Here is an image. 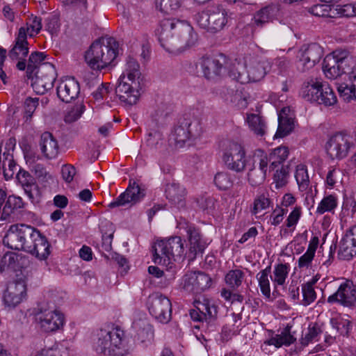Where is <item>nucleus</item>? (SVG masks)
Listing matches in <instances>:
<instances>
[{"label": "nucleus", "instance_id": "46", "mask_svg": "<svg viewBox=\"0 0 356 356\" xmlns=\"http://www.w3.org/2000/svg\"><path fill=\"white\" fill-rule=\"evenodd\" d=\"M23 207L24 202L20 197L10 195L7 198V200L3 207L1 218L4 216L3 219H6V218L9 216L15 209H21Z\"/></svg>", "mask_w": 356, "mask_h": 356}, {"label": "nucleus", "instance_id": "58", "mask_svg": "<svg viewBox=\"0 0 356 356\" xmlns=\"http://www.w3.org/2000/svg\"><path fill=\"white\" fill-rule=\"evenodd\" d=\"M321 333L320 327L316 324L308 327L307 332L301 339V343L303 346H307L314 341H318V337Z\"/></svg>", "mask_w": 356, "mask_h": 356}, {"label": "nucleus", "instance_id": "24", "mask_svg": "<svg viewBox=\"0 0 356 356\" xmlns=\"http://www.w3.org/2000/svg\"><path fill=\"white\" fill-rule=\"evenodd\" d=\"M245 68L248 69L250 81L257 82L261 80L270 69L268 60L258 56L245 57Z\"/></svg>", "mask_w": 356, "mask_h": 356}, {"label": "nucleus", "instance_id": "3", "mask_svg": "<svg viewBox=\"0 0 356 356\" xmlns=\"http://www.w3.org/2000/svg\"><path fill=\"white\" fill-rule=\"evenodd\" d=\"M92 348L98 353L108 356L128 354L124 333L118 327H108L97 331L92 339Z\"/></svg>", "mask_w": 356, "mask_h": 356}, {"label": "nucleus", "instance_id": "1", "mask_svg": "<svg viewBox=\"0 0 356 356\" xmlns=\"http://www.w3.org/2000/svg\"><path fill=\"white\" fill-rule=\"evenodd\" d=\"M156 35L161 46L168 51H183L197 42V34L193 28L186 22L175 18L161 20Z\"/></svg>", "mask_w": 356, "mask_h": 356}, {"label": "nucleus", "instance_id": "33", "mask_svg": "<svg viewBox=\"0 0 356 356\" xmlns=\"http://www.w3.org/2000/svg\"><path fill=\"white\" fill-rule=\"evenodd\" d=\"M40 147L44 156L48 159H55L58 154V142L49 132H44L41 135Z\"/></svg>", "mask_w": 356, "mask_h": 356}, {"label": "nucleus", "instance_id": "11", "mask_svg": "<svg viewBox=\"0 0 356 356\" xmlns=\"http://www.w3.org/2000/svg\"><path fill=\"white\" fill-rule=\"evenodd\" d=\"M220 147L222 160L227 169L237 173L245 170L246 151L241 144L232 140H222Z\"/></svg>", "mask_w": 356, "mask_h": 356}, {"label": "nucleus", "instance_id": "30", "mask_svg": "<svg viewBox=\"0 0 356 356\" xmlns=\"http://www.w3.org/2000/svg\"><path fill=\"white\" fill-rule=\"evenodd\" d=\"M269 169L267 165L266 157H259L257 164L254 163L253 167L248 172V180L252 186L261 184L266 179V172Z\"/></svg>", "mask_w": 356, "mask_h": 356}, {"label": "nucleus", "instance_id": "49", "mask_svg": "<svg viewBox=\"0 0 356 356\" xmlns=\"http://www.w3.org/2000/svg\"><path fill=\"white\" fill-rule=\"evenodd\" d=\"M337 198L334 195L324 197L318 204L316 213L323 214L325 212H332L337 207Z\"/></svg>", "mask_w": 356, "mask_h": 356}, {"label": "nucleus", "instance_id": "35", "mask_svg": "<svg viewBox=\"0 0 356 356\" xmlns=\"http://www.w3.org/2000/svg\"><path fill=\"white\" fill-rule=\"evenodd\" d=\"M289 108L284 107L278 115V127L274 138H283L289 134L293 129V120L289 117L287 112Z\"/></svg>", "mask_w": 356, "mask_h": 356}, {"label": "nucleus", "instance_id": "32", "mask_svg": "<svg viewBox=\"0 0 356 356\" xmlns=\"http://www.w3.org/2000/svg\"><path fill=\"white\" fill-rule=\"evenodd\" d=\"M289 150L286 146H280L275 148L268 156L263 154L261 157H266L267 160V165L270 171H274L276 168H280L284 165V162L289 156Z\"/></svg>", "mask_w": 356, "mask_h": 356}, {"label": "nucleus", "instance_id": "9", "mask_svg": "<svg viewBox=\"0 0 356 356\" xmlns=\"http://www.w3.org/2000/svg\"><path fill=\"white\" fill-rule=\"evenodd\" d=\"M21 251L29 253L40 261L45 260L51 254V245L46 237L38 229L25 225Z\"/></svg>", "mask_w": 356, "mask_h": 356}, {"label": "nucleus", "instance_id": "62", "mask_svg": "<svg viewBox=\"0 0 356 356\" xmlns=\"http://www.w3.org/2000/svg\"><path fill=\"white\" fill-rule=\"evenodd\" d=\"M113 88L108 83H102L97 89L92 92L93 98L95 101L100 102L112 91Z\"/></svg>", "mask_w": 356, "mask_h": 356}, {"label": "nucleus", "instance_id": "51", "mask_svg": "<svg viewBox=\"0 0 356 356\" xmlns=\"http://www.w3.org/2000/svg\"><path fill=\"white\" fill-rule=\"evenodd\" d=\"M356 212V191L345 194L342 204V213L345 216H353Z\"/></svg>", "mask_w": 356, "mask_h": 356}, {"label": "nucleus", "instance_id": "22", "mask_svg": "<svg viewBox=\"0 0 356 356\" xmlns=\"http://www.w3.org/2000/svg\"><path fill=\"white\" fill-rule=\"evenodd\" d=\"M329 303L338 302L345 307L356 305V289L353 282L346 280L341 284L337 291L327 298Z\"/></svg>", "mask_w": 356, "mask_h": 356}, {"label": "nucleus", "instance_id": "7", "mask_svg": "<svg viewBox=\"0 0 356 356\" xmlns=\"http://www.w3.org/2000/svg\"><path fill=\"white\" fill-rule=\"evenodd\" d=\"M356 149V133L346 130L330 135L325 145L327 156L331 160L341 161Z\"/></svg>", "mask_w": 356, "mask_h": 356}, {"label": "nucleus", "instance_id": "47", "mask_svg": "<svg viewBox=\"0 0 356 356\" xmlns=\"http://www.w3.org/2000/svg\"><path fill=\"white\" fill-rule=\"evenodd\" d=\"M244 276L245 274L241 270H231L226 274L225 280L226 284L234 290L241 285Z\"/></svg>", "mask_w": 356, "mask_h": 356}, {"label": "nucleus", "instance_id": "48", "mask_svg": "<svg viewBox=\"0 0 356 356\" xmlns=\"http://www.w3.org/2000/svg\"><path fill=\"white\" fill-rule=\"evenodd\" d=\"M295 177L301 191L307 190L309 186V179L307 167L304 165H298L296 167Z\"/></svg>", "mask_w": 356, "mask_h": 356}, {"label": "nucleus", "instance_id": "36", "mask_svg": "<svg viewBox=\"0 0 356 356\" xmlns=\"http://www.w3.org/2000/svg\"><path fill=\"white\" fill-rule=\"evenodd\" d=\"M47 55L44 52L33 51L29 57L28 62L26 61V76L28 79L33 77L35 72L39 71L40 67L44 64H51L45 61Z\"/></svg>", "mask_w": 356, "mask_h": 356}, {"label": "nucleus", "instance_id": "56", "mask_svg": "<svg viewBox=\"0 0 356 356\" xmlns=\"http://www.w3.org/2000/svg\"><path fill=\"white\" fill-rule=\"evenodd\" d=\"M302 293L303 298L301 300L300 304L305 307L311 305L316 299V293L314 288L311 287L310 286L302 284Z\"/></svg>", "mask_w": 356, "mask_h": 356}, {"label": "nucleus", "instance_id": "45", "mask_svg": "<svg viewBox=\"0 0 356 356\" xmlns=\"http://www.w3.org/2000/svg\"><path fill=\"white\" fill-rule=\"evenodd\" d=\"M350 83H342L338 87V92L345 101L356 100V76Z\"/></svg>", "mask_w": 356, "mask_h": 356}, {"label": "nucleus", "instance_id": "25", "mask_svg": "<svg viewBox=\"0 0 356 356\" xmlns=\"http://www.w3.org/2000/svg\"><path fill=\"white\" fill-rule=\"evenodd\" d=\"M79 92V83L74 77L62 80L56 88L58 97L65 103H70L76 99Z\"/></svg>", "mask_w": 356, "mask_h": 356}, {"label": "nucleus", "instance_id": "38", "mask_svg": "<svg viewBox=\"0 0 356 356\" xmlns=\"http://www.w3.org/2000/svg\"><path fill=\"white\" fill-rule=\"evenodd\" d=\"M349 236L345 235L340 241L339 257L343 260H350L356 255V244L350 241Z\"/></svg>", "mask_w": 356, "mask_h": 356}, {"label": "nucleus", "instance_id": "19", "mask_svg": "<svg viewBox=\"0 0 356 356\" xmlns=\"http://www.w3.org/2000/svg\"><path fill=\"white\" fill-rule=\"evenodd\" d=\"M145 196V188L135 179H129V186L124 192L108 205L109 208L125 206L128 204L134 205L140 202Z\"/></svg>", "mask_w": 356, "mask_h": 356}, {"label": "nucleus", "instance_id": "50", "mask_svg": "<svg viewBox=\"0 0 356 356\" xmlns=\"http://www.w3.org/2000/svg\"><path fill=\"white\" fill-rule=\"evenodd\" d=\"M214 183L219 190L226 191L232 186L234 181L230 173L219 172L214 177Z\"/></svg>", "mask_w": 356, "mask_h": 356}, {"label": "nucleus", "instance_id": "15", "mask_svg": "<svg viewBox=\"0 0 356 356\" xmlns=\"http://www.w3.org/2000/svg\"><path fill=\"white\" fill-rule=\"evenodd\" d=\"M346 68L349 70L348 52L346 51H334L323 60V70L328 79L337 78L346 72Z\"/></svg>", "mask_w": 356, "mask_h": 356}, {"label": "nucleus", "instance_id": "59", "mask_svg": "<svg viewBox=\"0 0 356 356\" xmlns=\"http://www.w3.org/2000/svg\"><path fill=\"white\" fill-rule=\"evenodd\" d=\"M39 98L38 97H27L24 100V116L28 120L29 118H31L33 114L34 113L36 108L39 105Z\"/></svg>", "mask_w": 356, "mask_h": 356}, {"label": "nucleus", "instance_id": "12", "mask_svg": "<svg viewBox=\"0 0 356 356\" xmlns=\"http://www.w3.org/2000/svg\"><path fill=\"white\" fill-rule=\"evenodd\" d=\"M227 58L220 54L216 56H204L200 58L197 67H200L203 76L209 81H217L227 73Z\"/></svg>", "mask_w": 356, "mask_h": 356}, {"label": "nucleus", "instance_id": "55", "mask_svg": "<svg viewBox=\"0 0 356 356\" xmlns=\"http://www.w3.org/2000/svg\"><path fill=\"white\" fill-rule=\"evenodd\" d=\"M270 200L267 195L261 194L257 196L254 200L253 207L251 210L252 214L256 215L259 212L266 209L270 207Z\"/></svg>", "mask_w": 356, "mask_h": 356}, {"label": "nucleus", "instance_id": "13", "mask_svg": "<svg viewBox=\"0 0 356 356\" xmlns=\"http://www.w3.org/2000/svg\"><path fill=\"white\" fill-rule=\"evenodd\" d=\"M201 133L202 127L199 120L184 119L175 128L170 140L174 141L177 148H181L188 141L200 136Z\"/></svg>", "mask_w": 356, "mask_h": 356}, {"label": "nucleus", "instance_id": "20", "mask_svg": "<svg viewBox=\"0 0 356 356\" xmlns=\"http://www.w3.org/2000/svg\"><path fill=\"white\" fill-rule=\"evenodd\" d=\"M26 30L25 27L19 28L18 34L15 38V42L8 53L9 58L13 60H18L16 67L20 71H24L26 67V57L29 54Z\"/></svg>", "mask_w": 356, "mask_h": 356}, {"label": "nucleus", "instance_id": "5", "mask_svg": "<svg viewBox=\"0 0 356 356\" xmlns=\"http://www.w3.org/2000/svg\"><path fill=\"white\" fill-rule=\"evenodd\" d=\"M193 19L200 28L211 33L224 30L232 20L228 10L221 5L208 6L194 15Z\"/></svg>", "mask_w": 356, "mask_h": 356}, {"label": "nucleus", "instance_id": "40", "mask_svg": "<svg viewBox=\"0 0 356 356\" xmlns=\"http://www.w3.org/2000/svg\"><path fill=\"white\" fill-rule=\"evenodd\" d=\"M270 272L271 267L268 266L265 269L261 270L256 276L259 282V286L261 289V293L267 300H272L270 288V282L268 280V276Z\"/></svg>", "mask_w": 356, "mask_h": 356}, {"label": "nucleus", "instance_id": "42", "mask_svg": "<svg viewBox=\"0 0 356 356\" xmlns=\"http://www.w3.org/2000/svg\"><path fill=\"white\" fill-rule=\"evenodd\" d=\"M290 270V265L287 263L278 264L275 266L273 277L270 276L274 284L282 286L285 284L286 279Z\"/></svg>", "mask_w": 356, "mask_h": 356}, {"label": "nucleus", "instance_id": "61", "mask_svg": "<svg viewBox=\"0 0 356 356\" xmlns=\"http://www.w3.org/2000/svg\"><path fill=\"white\" fill-rule=\"evenodd\" d=\"M336 10L341 17H353L356 16V3L337 6Z\"/></svg>", "mask_w": 356, "mask_h": 356}, {"label": "nucleus", "instance_id": "34", "mask_svg": "<svg viewBox=\"0 0 356 356\" xmlns=\"http://www.w3.org/2000/svg\"><path fill=\"white\" fill-rule=\"evenodd\" d=\"M322 83V81L313 78L305 81L300 87L299 96L305 101L313 103L315 98H317Z\"/></svg>", "mask_w": 356, "mask_h": 356}, {"label": "nucleus", "instance_id": "8", "mask_svg": "<svg viewBox=\"0 0 356 356\" xmlns=\"http://www.w3.org/2000/svg\"><path fill=\"white\" fill-rule=\"evenodd\" d=\"M195 309L190 310V316L193 321L201 324L197 327L207 332H213L218 330V306L213 300L203 298L194 302Z\"/></svg>", "mask_w": 356, "mask_h": 356}, {"label": "nucleus", "instance_id": "29", "mask_svg": "<svg viewBox=\"0 0 356 356\" xmlns=\"http://www.w3.org/2000/svg\"><path fill=\"white\" fill-rule=\"evenodd\" d=\"M165 194L169 202L178 209L186 207V191L183 186L175 182L168 183L165 186Z\"/></svg>", "mask_w": 356, "mask_h": 356}, {"label": "nucleus", "instance_id": "31", "mask_svg": "<svg viewBox=\"0 0 356 356\" xmlns=\"http://www.w3.org/2000/svg\"><path fill=\"white\" fill-rule=\"evenodd\" d=\"M132 327L136 332V339L142 343H150L154 338V330L147 319L135 320Z\"/></svg>", "mask_w": 356, "mask_h": 356}, {"label": "nucleus", "instance_id": "27", "mask_svg": "<svg viewBox=\"0 0 356 356\" xmlns=\"http://www.w3.org/2000/svg\"><path fill=\"white\" fill-rule=\"evenodd\" d=\"M25 224H14L10 226L3 238L4 245L15 250H21Z\"/></svg>", "mask_w": 356, "mask_h": 356}, {"label": "nucleus", "instance_id": "63", "mask_svg": "<svg viewBox=\"0 0 356 356\" xmlns=\"http://www.w3.org/2000/svg\"><path fill=\"white\" fill-rule=\"evenodd\" d=\"M194 203L196 206L194 207L195 209H199L202 211H209L212 209L213 207L214 202L211 197H200L194 200Z\"/></svg>", "mask_w": 356, "mask_h": 356}, {"label": "nucleus", "instance_id": "21", "mask_svg": "<svg viewBox=\"0 0 356 356\" xmlns=\"http://www.w3.org/2000/svg\"><path fill=\"white\" fill-rule=\"evenodd\" d=\"M212 279L203 272H191L184 277V289L193 293H200L210 288Z\"/></svg>", "mask_w": 356, "mask_h": 356}, {"label": "nucleus", "instance_id": "17", "mask_svg": "<svg viewBox=\"0 0 356 356\" xmlns=\"http://www.w3.org/2000/svg\"><path fill=\"white\" fill-rule=\"evenodd\" d=\"M56 77L57 73L54 65L44 64L30 79L34 91L37 94L43 95L53 88Z\"/></svg>", "mask_w": 356, "mask_h": 356}, {"label": "nucleus", "instance_id": "53", "mask_svg": "<svg viewBox=\"0 0 356 356\" xmlns=\"http://www.w3.org/2000/svg\"><path fill=\"white\" fill-rule=\"evenodd\" d=\"M330 323L332 327L343 336H348L352 327L350 321L342 318H332L330 319Z\"/></svg>", "mask_w": 356, "mask_h": 356}, {"label": "nucleus", "instance_id": "41", "mask_svg": "<svg viewBox=\"0 0 356 356\" xmlns=\"http://www.w3.org/2000/svg\"><path fill=\"white\" fill-rule=\"evenodd\" d=\"M247 121L252 131L258 136H263L266 134V125L261 117L257 114L248 115Z\"/></svg>", "mask_w": 356, "mask_h": 356}, {"label": "nucleus", "instance_id": "18", "mask_svg": "<svg viewBox=\"0 0 356 356\" xmlns=\"http://www.w3.org/2000/svg\"><path fill=\"white\" fill-rule=\"evenodd\" d=\"M323 56V49L318 44H304L297 54V67L302 72L309 70L320 61Z\"/></svg>", "mask_w": 356, "mask_h": 356}, {"label": "nucleus", "instance_id": "28", "mask_svg": "<svg viewBox=\"0 0 356 356\" xmlns=\"http://www.w3.org/2000/svg\"><path fill=\"white\" fill-rule=\"evenodd\" d=\"M17 177L31 202H38L40 197V190L33 177L27 171L19 170Z\"/></svg>", "mask_w": 356, "mask_h": 356}, {"label": "nucleus", "instance_id": "60", "mask_svg": "<svg viewBox=\"0 0 356 356\" xmlns=\"http://www.w3.org/2000/svg\"><path fill=\"white\" fill-rule=\"evenodd\" d=\"M332 6L333 5L327 3L316 4L309 8V12L318 17L330 16V13L332 10Z\"/></svg>", "mask_w": 356, "mask_h": 356}, {"label": "nucleus", "instance_id": "16", "mask_svg": "<svg viewBox=\"0 0 356 356\" xmlns=\"http://www.w3.org/2000/svg\"><path fill=\"white\" fill-rule=\"evenodd\" d=\"M177 227L186 234L190 244L188 257L193 259L198 254H202L208 243L203 239L200 229L185 219H181L178 222Z\"/></svg>", "mask_w": 356, "mask_h": 356}, {"label": "nucleus", "instance_id": "37", "mask_svg": "<svg viewBox=\"0 0 356 356\" xmlns=\"http://www.w3.org/2000/svg\"><path fill=\"white\" fill-rule=\"evenodd\" d=\"M319 90L317 98H315L313 103H317L325 107L332 106L337 104V96L328 83H323Z\"/></svg>", "mask_w": 356, "mask_h": 356}, {"label": "nucleus", "instance_id": "10", "mask_svg": "<svg viewBox=\"0 0 356 356\" xmlns=\"http://www.w3.org/2000/svg\"><path fill=\"white\" fill-rule=\"evenodd\" d=\"M153 248V261L168 267L173 261L180 259L184 253V246L180 236H172L155 243Z\"/></svg>", "mask_w": 356, "mask_h": 356}, {"label": "nucleus", "instance_id": "26", "mask_svg": "<svg viewBox=\"0 0 356 356\" xmlns=\"http://www.w3.org/2000/svg\"><path fill=\"white\" fill-rule=\"evenodd\" d=\"M280 15V6L276 3H271L257 10L252 18L253 24L261 28L266 24L277 19Z\"/></svg>", "mask_w": 356, "mask_h": 356}, {"label": "nucleus", "instance_id": "4", "mask_svg": "<svg viewBox=\"0 0 356 356\" xmlns=\"http://www.w3.org/2000/svg\"><path fill=\"white\" fill-rule=\"evenodd\" d=\"M118 42L113 37L95 40L85 54V60L92 70H101L113 63L118 54Z\"/></svg>", "mask_w": 356, "mask_h": 356}, {"label": "nucleus", "instance_id": "2", "mask_svg": "<svg viewBox=\"0 0 356 356\" xmlns=\"http://www.w3.org/2000/svg\"><path fill=\"white\" fill-rule=\"evenodd\" d=\"M141 72L137 60L131 56L126 58L124 70L115 87V94L126 106H133L139 99Z\"/></svg>", "mask_w": 356, "mask_h": 356}, {"label": "nucleus", "instance_id": "39", "mask_svg": "<svg viewBox=\"0 0 356 356\" xmlns=\"http://www.w3.org/2000/svg\"><path fill=\"white\" fill-rule=\"evenodd\" d=\"M289 330L290 328L287 327L280 334L272 337L265 341V343L268 346H275L276 348L292 344L296 341V338L290 333Z\"/></svg>", "mask_w": 356, "mask_h": 356}, {"label": "nucleus", "instance_id": "57", "mask_svg": "<svg viewBox=\"0 0 356 356\" xmlns=\"http://www.w3.org/2000/svg\"><path fill=\"white\" fill-rule=\"evenodd\" d=\"M145 143L151 149H158L161 148L163 145L161 134L158 131L149 133Z\"/></svg>", "mask_w": 356, "mask_h": 356}, {"label": "nucleus", "instance_id": "64", "mask_svg": "<svg viewBox=\"0 0 356 356\" xmlns=\"http://www.w3.org/2000/svg\"><path fill=\"white\" fill-rule=\"evenodd\" d=\"M301 216V209L300 207H295L293 210L289 213L287 217L285 225L288 228L295 227L298 222Z\"/></svg>", "mask_w": 356, "mask_h": 356}, {"label": "nucleus", "instance_id": "6", "mask_svg": "<svg viewBox=\"0 0 356 356\" xmlns=\"http://www.w3.org/2000/svg\"><path fill=\"white\" fill-rule=\"evenodd\" d=\"M55 296L54 293H48L46 302L41 303L36 316L40 327L44 332H56L64 325L65 317L56 308L58 302Z\"/></svg>", "mask_w": 356, "mask_h": 356}, {"label": "nucleus", "instance_id": "23", "mask_svg": "<svg viewBox=\"0 0 356 356\" xmlns=\"http://www.w3.org/2000/svg\"><path fill=\"white\" fill-rule=\"evenodd\" d=\"M26 296V286L24 281L11 282L3 294L4 305L8 309H13L22 302Z\"/></svg>", "mask_w": 356, "mask_h": 356}, {"label": "nucleus", "instance_id": "54", "mask_svg": "<svg viewBox=\"0 0 356 356\" xmlns=\"http://www.w3.org/2000/svg\"><path fill=\"white\" fill-rule=\"evenodd\" d=\"M20 258V255L16 252H8L6 253L1 261V270H4L5 267L15 269L16 267H17V264Z\"/></svg>", "mask_w": 356, "mask_h": 356}, {"label": "nucleus", "instance_id": "14", "mask_svg": "<svg viewBox=\"0 0 356 356\" xmlns=\"http://www.w3.org/2000/svg\"><path fill=\"white\" fill-rule=\"evenodd\" d=\"M147 307L149 314L161 323H168L172 316V304L166 296L160 293L149 296Z\"/></svg>", "mask_w": 356, "mask_h": 356}, {"label": "nucleus", "instance_id": "44", "mask_svg": "<svg viewBox=\"0 0 356 356\" xmlns=\"http://www.w3.org/2000/svg\"><path fill=\"white\" fill-rule=\"evenodd\" d=\"M182 0H156V8L165 14L171 15L179 10Z\"/></svg>", "mask_w": 356, "mask_h": 356}, {"label": "nucleus", "instance_id": "52", "mask_svg": "<svg viewBox=\"0 0 356 356\" xmlns=\"http://www.w3.org/2000/svg\"><path fill=\"white\" fill-rule=\"evenodd\" d=\"M273 175V183L276 188H280L286 186L289 178V166L282 165L276 168Z\"/></svg>", "mask_w": 356, "mask_h": 356}, {"label": "nucleus", "instance_id": "43", "mask_svg": "<svg viewBox=\"0 0 356 356\" xmlns=\"http://www.w3.org/2000/svg\"><path fill=\"white\" fill-rule=\"evenodd\" d=\"M228 75L231 79L241 84L250 81L248 69L245 68V65L243 66L238 63L237 65H234L228 72Z\"/></svg>", "mask_w": 356, "mask_h": 356}]
</instances>
